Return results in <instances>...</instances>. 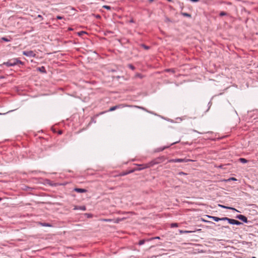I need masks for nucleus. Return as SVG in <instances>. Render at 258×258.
<instances>
[{"label":"nucleus","instance_id":"8","mask_svg":"<svg viewBox=\"0 0 258 258\" xmlns=\"http://www.w3.org/2000/svg\"><path fill=\"white\" fill-rule=\"evenodd\" d=\"M176 162H187L189 161H192V160L188 159H176Z\"/></svg>","mask_w":258,"mask_h":258},{"label":"nucleus","instance_id":"12","mask_svg":"<svg viewBox=\"0 0 258 258\" xmlns=\"http://www.w3.org/2000/svg\"><path fill=\"white\" fill-rule=\"evenodd\" d=\"M179 232L180 234H183V233H191V232H192L193 231H187V230H179Z\"/></svg>","mask_w":258,"mask_h":258},{"label":"nucleus","instance_id":"22","mask_svg":"<svg viewBox=\"0 0 258 258\" xmlns=\"http://www.w3.org/2000/svg\"><path fill=\"white\" fill-rule=\"evenodd\" d=\"M2 39L5 41H7V42H9V41H10V39H8V38H6V37H3L2 38Z\"/></svg>","mask_w":258,"mask_h":258},{"label":"nucleus","instance_id":"15","mask_svg":"<svg viewBox=\"0 0 258 258\" xmlns=\"http://www.w3.org/2000/svg\"><path fill=\"white\" fill-rule=\"evenodd\" d=\"M75 209H80L83 211H85L86 209L85 206H81V207H80L79 208H75Z\"/></svg>","mask_w":258,"mask_h":258},{"label":"nucleus","instance_id":"32","mask_svg":"<svg viewBox=\"0 0 258 258\" xmlns=\"http://www.w3.org/2000/svg\"><path fill=\"white\" fill-rule=\"evenodd\" d=\"M154 0H149V1L150 2V3H152V2H153Z\"/></svg>","mask_w":258,"mask_h":258},{"label":"nucleus","instance_id":"27","mask_svg":"<svg viewBox=\"0 0 258 258\" xmlns=\"http://www.w3.org/2000/svg\"><path fill=\"white\" fill-rule=\"evenodd\" d=\"M84 33H85V32L82 31V32L79 33V35H82L83 34H84Z\"/></svg>","mask_w":258,"mask_h":258},{"label":"nucleus","instance_id":"3","mask_svg":"<svg viewBox=\"0 0 258 258\" xmlns=\"http://www.w3.org/2000/svg\"><path fill=\"white\" fill-rule=\"evenodd\" d=\"M125 106H126L124 104H119V105H115V106H112V107H110L108 111H112L115 110L116 109L123 108V107H124Z\"/></svg>","mask_w":258,"mask_h":258},{"label":"nucleus","instance_id":"19","mask_svg":"<svg viewBox=\"0 0 258 258\" xmlns=\"http://www.w3.org/2000/svg\"><path fill=\"white\" fill-rule=\"evenodd\" d=\"M178 227V224L177 223H172L171 224V227Z\"/></svg>","mask_w":258,"mask_h":258},{"label":"nucleus","instance_id":"17","mask_svg":"<svg viewBox=\"0 0 258 258\" xmlns=\"http://www.w3.org/2000/svg\"><path fill=\"white\" fill-rule=\"evenodd\" d=\"M103 8H105L108 10H111V7L110 6H106V5H104L103 6Z\"/></svg>","mask_w":258,"mask_h":258},{"label":"nucleus","instance_id":"23","mask_svg":"<svg viewBox=\"0 0 258 258\" xmlns=\"http://www.w3.org/2000/svg\"><path fill=\"white\" fill-rule=\"evenodd\" d=\"M144 243H145V240H141L139 241V244L142 245V244H144Z\"/></svg>","mask_w":258,"mask_h":258},{"label":"nucleus","instance_id":"37","mask_svg":"<svg viewBox=\"0 0 258 258\" xmlns=\"http://www.w3.org/2000/svg\"><path fill=\"white\" fill-rule=\"evenodd\" d=\"M165 148H163L161 150H164Z\"/></svg>","mask_w":258,"mask_h":258},{"label":"nucleus","instance_id":"38","mask_svg":"<svg viewBox=\"0 0 258 258\" xmlns=\"http://www.w3.org/2000/svg\"><path fill=\"white\" fill-rule=\"evenodd\" d=\"M252 258H256L255 257H252Z\"/></svg>","mask_w":258,"mask_h":258},{"label":"nucleus","instance_id":"26","mask_svg":"<svg viewBox=\"0 0 258 258\" xmlns=\"http://www.w3.org/2000/svg\"><path fill=\"white\" fill-rule=\"evenodd\" d=\"M37 18H40L41 20H43V17L40 15H38Z\"/></svg>","mask_w":258,"mask_h":258},{"label":"nucleus","instance_id":"25","mask_svg":"<svg viewBox=\"0 0 258 258\" xmlns=\"http://www.w3.org/2000/svg\"><path fill=\"white\" fill-rule=\"evenodd\" d=\"M169 162H176V159H171L169 161Z\"/></svg>","mask_w":258,"mask_h":258},{"label":"nucleus","instance_id":"29","mask_svg":"<svg viewBox=\"0 0 258 258\" xmlns=\"http://www.w3.org/2000/svg\"><path fill=\"white\" fill-rule=\"evenodd\" d=\"M190 1L191 2H198L199 1V0H190Z\"/></svg>","mask_w":258,"mask_h":258},{"label":"nucleus","instance_id":"1","mask_svg":"<svg viewBox=\"0 0 258 258\" xmlns=\"http://www.w3.org/2000/svg\"><path fill=\"white\" fill-rule=\"evenodd\" d=\"M18 63L23 64V63L18 58H13L9 60L8 61L4 62V64L8 67L14 66Z\"/></svg>","mask_w":258,"mask_h":258},{"label":"nucleus","instance_id":"11","mask_svg":"<svg viewBox=\"0 0 258 258\" xmlns=\"http://www.w3.org/2000/svg\"><path fill=\"white\" fill-rule=\"evenodd\" d=\"M219 206L222 207V208H225V209H231L232 210H234V211H237L235 208H231V207H226V206H223V205H219Z\"/></svg>","mask_w":258,"mask_h":258},{"label":"nucleus","instance_id":"36","mask_svg":"<svg viewBox=\"0 0 258 258\" xmlns=\"http://www.w3.org/2000/svg\"><path fill=\"white\" fill-rule=\"evenodd\" d=\"M155 238H156V239H159V237H156Z\"/></svg>","mask_w":258,"mask_h":258},{"label":"nucleus","instance_id":"20","mask_svg":"<svg viewBox=\"0 0 258 258\" xmlns=\"http://www.w3.org/2000/svg\"><path fill=\"white\" fill-rule=\"evenodd\" d=\"M133 171H129L128 172H123V173H121L120 175H121V176L125 175L127 174L128 173L132 172Z\"/></svg>","mask_w":258,"mask_h":258},{"label":"nucleus","instance_id":"34","mask_svg":"<svg viewBox=\"0 0 258 258\" xmlns=\"http://www.w3.org/2000/svg\"><path fill=\"white\" fill-rule=\"evenodd\" d=\"M178 142H175L173 143L172 144H174L177 143H178Z\"/></svg>","mask_w":258,"mask_h":258},{"label":"nucleus","instance_id":"7","mask_svg":"<svg viewBox=\"0 0 258 258\" xmlns=\"http://www.w3.org/2000/svg\"><path fill=\"white\" fill-rule=\"evenodd\" d=\"M208 217L209 218H210V219H212L213 220H214L215 221H216V222H218L219 221H224L223 220V218H218V217H217L210 216H209Z\"/></svg>","mask_w":258,"mask_h":258},{"label":"nucleus","instance_id":"31","mask_svg":"<svg viewBox=\"0 0 258 258\" xmlns=\"http://www.w3.org/2000/svg\"><path fill=\"white\" fill-rule=\"evenodd\" d=\"M62 18L60 16H57V19H61Z\"/></svg>","mask_w":258,"mask_h":258},{"label":"nucleus","instance_id":"33","mask_svg":"<svg viewBox=\"0 0 258 258\" xmlns=\"http://www.w3.org/2000/svg\"><path fill=\"white\" fill-rule=\"evenodd\" d=\"M167 71H170V70H167ZM171 71H172V72H173V73L174 72V71H173V70H171Z\"/></svg>","mask_w":258,"mask_h":258},{"label":"nucleus","instance_id":"18","mask_svg":"<svg viewBox=\"0 0 258 258\" xmlns=\"http://www.w3.org/2000/svg\"><path fill=\"white\" fill-rule=\"evenodd\" d=\"M127 66H128V67L129 68H130V69H132V70H135V68L134 67V66H133L132 64H128Z\"/></svg>","mask_w":258,"mask_h":258},{"label":"nucleus","instance_id":"16","mask_svg":"<svg viewBox=\"0 0 258 258\" xmlns=\"http://www.w3.org/2000/svg\"><path fill=\"white\" fill-rule=\"evenodd\" d=\"M38 70L41 72H45V68L44 67H42L41 68H38Z\"/></svg>","mask_w":258,"mask_h":258},{"label":"nucleus","instance_id":"6","mask_svg":"<svg viewBox=\"0 0 258 258\" xmlns=\"http://www.w3.org/2000/svg\"><path fill=\"white\" fill-rule=\"evenodd\" d=\"M223 220L224 221H228V223L231 224H234L236 220L228 218L227 217H223Z\"/></svg>","mask_w":258,"mask_h":258},{"label":"nucleus","instance_id":"24","mask_svg":"<svg viewBox=\"0 0 258 258\" xmlns=\"http://www.w3.org/2000/svg\"><path fill=\"white\" fill-rule=\"evenodd\" d=\"M226 15V13L224 12H221L220 13V16H225Z\"/></svg>","mask_w":258,"mask_h":258},{"label":"nucleus","instance_id":"2","mask_svg":"<svg viewBox=\"0 0 258 258\" xmlns=\"http://www.w3.org/2000/svg\"><path fill=\"white\" fill-rule=\"evenodd\" d=\"M156 164H157V162H155L154 161H152L149 163L146 164H140L138 165L139 166V168H137L136 170H141L144 169H146L153 166L154 165Z\"/></svg>","mask_w":258,"mask_h":258},{"label":"nucleus","instance_id":"30","mask_svg":"<svg viewBox=\"0 0 258 258\" xmlns=\"http://www.w3.org/2000/svg\"><path fill=\"white\" fill-rule=\"evenodd\" d=\"M103 221H111V219H104Z\"/></svg>","mask_w":258,"mask_h":258},{"label":"nucleus","instance_id":"21","mask_svg":"<svg viewBox=\"0 0 258 258\" xmlns=\"http://www.w3.org/2000/svg\"><path fill=\"white\" fill-rule=\"evenodd\" d=\"M241 224H242V223H241L239 221L235 220L234 225H240Z\"/></svg>","mask_w":258,"mask_h":258},{"label":"nucleus","instance_id":"35","mask_svg":"<svg viewBox=\"0 0 258 258\" xmlns=\"http://www.w3.org/2000/svg\"><path fill=\"white\" fill-rule=\"evenodd\" d=\"M168 2H172V0H167Z\"/></svg>","mask_w":258,"mask_h":258},{"label":"nucleus","instance_id":"10","mask_svg":"<svg viewBox=\"0 0 258 258\" xmlns=\"http://www.w3.org/2000/svg\"><path fill=\"white\" fill-rule=\"evenodd\" d=\"M38 224L42 226L51 227V225L49 223L38 222Z\"/></svg>","mask_w":258,"mask_h":258},{"label":"nucleus","instance_id":"28","mask_svg":"<svg viewBox=\"0 0 258 258\" xmlns=\"http://www.w3.org/2000/svg\"><path fill=\"white\" fill-rule=\"evenodd\" d=\"M179 174H180V175H185V174H186V173H184L183 172H180L179 173Z\"/></svg>","mask_w":258,"mask_h":258},{"label":"nucleus","instance_id":"14","mask_svg":"<svg viewBox=\"0 0 258 258\" xmlns=\"http://www.w3.org/2000/svg\"><path fill=\"white\" fill-rule=\"evenodd\" d=\"M239 160L242 163H246L247 162V160L245 158H241Z\"/></svg>","mask_w":258,"mask_h":258},{"label":"nucleus","instance_id":"4","mask_svg":"<svg viewBox=\"0 0 258 258\" xmlns=\"http://www.w3.org/2000/svg\"><path fill=\"white\" fill-rule=\"evenodd\" d=\"M23 54L24 55L29 56V57H34L35 55V54L32 51H23Z\"/></svg>","mask_w":258,"mask_h":258},{"label":"nucleus","instance_id":"9","mask_svg":"<svg viewBox=\"0 0 258 258\" xmlns=\"http://www.w3.org/2000/svg\"><path fill=\"white\" fill-rule=\"evenodd\" d=\"M74 190L77 192H86L87 190L83 188H75Z\"/></svg>","mask_w":258,"mask_h":258},{"label":"nucleus","instance_id":"13","mask_svg":"<svg viewBox=\"0 0 258 258\" xmlns=\"http://www.w3.org/2000/svg\"><path fill=\"white\" fill-rule=\"evenodd\" d=\"M181 14L182 16H183L184 17H189V18L191 17V15L189 14L186 13H182Z\"/></svg>","mask_w":258,"mask_h":258},{"label":"nucleus","instance_id":"5","mask_svg":"<svg viewBox=\"0 0 258 258\" xmlns=\"http://www.w3.org/2000/svg\"><path fill=\"white\" fill-rule=\"evenodd\" d=\"M236 218H238L239 220H242L244 222L247 223V218L242 215H239L236 216Z\"/></svg>","mask_w":258,"mask_h":258}]
</instances>
